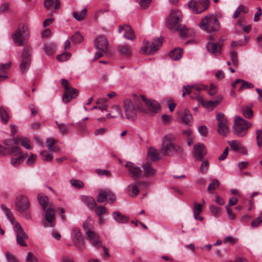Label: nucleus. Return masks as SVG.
Masks as SVG:
<instances>
[{
    "label": "nucleus",
    "mask_w": 262,
    "mask_h": 262,
    "mask_svg": "<svg viewBox=\"0 0 262 262\" xmlns=\"http://www.w3.org/2000/svg\"><path fill=\"white\" fill-rule=\"evenodd\" d=\"M12 66L11 62L6 63H2L0 64V77H3V78H7L8 76L5 75L7 71Z\"/></svg>",
    "instance_id": "obj_33"
},
{
    "label": "nucleus",
    "mask_w": 262,
    "mask_h": 262,
    "mask_svg": "<svg viewBox=\"0 0 262 262\" xmlns=\"http://www.w3.org/2000/svg\"><path fill=\"white\" fill-rule=\"evenodd\" d=\"M199 26L202 30L211 33L219 29L220 22L215 15L210 14L202 18Z\"/></svg>",
    "instance_id": "obj_2"
},
{
    "label": "nucleus",
    "mask_w": 262,
    "mask_h": 262,
    "mask_svg": "<svg viewBox=\"0 0 262 262\" xmlns=\"http://www.w3.org/2000/svg\"><path fill=\"white\" fill-rule=\"evenodd\" d=\"M124 38L131 40L135 38V34L131 27L128 25H125V31L123 34Z\"/></svg>",
    "instance_id": "obj_32"
},
{
    "label": "nucleus",
    "mask_w": 262,
    "mask_h": 262,
    "mask_svg": "<svg viewBox=\"0 0 262 262\" xmlns=\"http://www.w3.org/2000/svg\"><path fill=\"white\" fill-rule=\"evenodd\" d=\"M19 140L21 142L22 146L27 149H30L31 147L29 143V140L27 138H20Z\"/></svg>",
    "instance_id": "obj_61"
},
{
    "label": "nucleus",
    "mask_w": 262,
    "mask_h": 262,
    "mask_svg": "<svg viewBox=\"0 0 262 262\" xmlns=\"http://www.w3.org/2000/svg\"><path fill=\"white\" fill-rule=\"evenodd\" d=\"M220 184V182L216 179H213L211 183L208 186L207 190L208 192H211L212 190H215L219 187Z\"/></svg>",
    "instance_id": "obj_45"
},
{
    "label": "nucleus",
    "mask_w": 262,
    "mask_h": 262,
    "mask_svg": "<svg viewBox=\"0 0 262 262\" xmlns=\"http://www.w3.org/2000/svg\"><path fill=\"white\" fill-rule=\"evenodd\" d=\"M70 183L72 186L77 189H81L84 187L83 183L80 180L72 179Z\"/></svg>",
    "instance_id": "obj_48"
},
{
    "label": "nucleus",
    "mask_w": 262,
    "mask_h": 262,
    "mask_svg": "<svg viewBox=\"0 0 262 262\" xmlns=\"http://www.w3.org/2000/svg\"><path fill=\"white\" fill-rule=\"evenodd\" d=\"M163 41V38L162 37L157 38L153 40L151 43L145 41L143 42L142 50L145 53L151 54L159 50L162 44Z\"/></svg>",
    "instance_id": "obj_10"
},
{
    "label": "nucleus",
    "mask_w": 262,
    "mask_h": 262,
    "mask_svg": "<svg viewBox=\"0 0 262 262\" xmlns=\"http://www.w3.org/2000/svg\"><path fill=\"white\" fill-rule=\"evenodd\" d=\"M113 216L115 220L122 224L127 223L129 220L128 217L122 214L119 211L114 212L113 213Z\"/></svg>",
    "instance_id": "obj_27"
},
{
    "label": "nucleus",
    "mask_w": 262,
    "mask_h": 262,
    "mask_svg": "<svg viewBox=\"0 0 262 262\" xmlns=\"http://www.w3.org/2000/svg\"><path fill=\"white\" fill-rule=\"evenodd\" d=\"M44 5L46 8L50 9L52 7H54L55 9H59L60 5V0H45Z\"/></svg>",
    "instance_id": "obj_29"
},
{
    "label": "nucleus",
    "mask_w": 262,
    "mask_h": 262,
    "mask_svg": "<svg viewBox=\"0 0 262 262\" xmlns=\"http://www.w3.org/2000/svg\"><path fill=\"white\" fill-rule=\"evenodd\" d=\"M71 54L69 52H64L60 55H58L57 56V59L59 61H64L68 59H69L71 57Z\"/></svg>",
    "instance_id": "obj_49"
},
{
    "label": "nucleus",
    "mask_w": 262,
    "mask_h": 262,
    "mask_svg": "<svg viewBox=\"0 0 262 262\" xmlns=\"http://www.w3.org/2000/svg\"><path fill=\"white\" fill-rule=\"evenodd\" d=\"M207 89V86L205 85H196V86H190L187 85L186 86H184L182 89L183 93L182 96L184 97L186 94L190 95L191 98L194 99L195 97L191 95L192 92L195 94V92L199 93L201 90H205Z\"/></svg>",
    "instance_id": "obj_18"
},
{
    "label": "nucleus",
    "mask_w": 262,
    "mask_h": 262,
    "mask_svg": "<svg viewBox=\"0 0 262 262\" xmlns=\"http://www.w3.org/2000/svg\"><path fill=\"white\" fill-rule=\"evenodd\" d=\"M66 92H69L70 95L73 98H75L78 94V91L75 88H69L68 90H66Z\"/></svg>",
    "instance_id": "obj_63"
},
{
    "label": "nucleus",
    "mask_w": 262,
    "mask_h": 262,
    "mask_svg": "<svg viewBox=\"0 0 262 262\" xmlns=\"http://www.w3.org/2000/svg\"><path fill=\"white\" fill-rule=\"evenodd\" d=\"M7 154H9L14 156L21 155V150L20 147L17 146H13L10 148H7Z\"/></svg>",
    "instance_id": "obj_37"
},
{
    "label": "nucleus",
    "mask_w": 262,
    "mask_h": 262,
    "mask_svg": "<svg viewBox=\"0 0 262 262\" xmlns=\"http://www.w3.org/2000/svg\"><path fill=\"white\" fill-rule=\"evenodd\" d=\"M32 48L29 46H26L22 52L21 61L19 69L21 74H24L29 69L31 62Z\"/></svg>",
    "instance_id": "obj_7"
},
{
    "label": "nucleus",
    "mask_w": 262,
    "mask_h": 262,
    "mask_svg": "<svg viewBox=\"0 0 262 262\" xmlns=\"http://www.w3.org/2000/svg\"><path fill=\"white\" fill-rule=\"evenodd\" d=\"M182 121L185 124H189L192 120V117L190 112L188 110H185L184 112V115L182 118Z\"/></svg>",
    "instance_id": "obj_41"
},
{
    "label": "nucleus",
    "mask_w": 262,
    "mask_h": 262,
    "mask_svg": "<svg viewBox=\"0 0 262 262\" xmlns=\"http://www.w3.org/2000/svg\"><path fill=\"white\" fill-rule=\"evenodd\" d=\"M10 11V5L8 3L2 4L0 6V13L9 12Z\"/></svg>",
    "instance_id": "obj_58"
},
{
    "label": "nucleus",
    "mask_w": 262,
    "mask_h": 262,
    "mask_svg": "<svg viewBox=\"0 0 262 262\" xmlns=\"http://www.w3.org/2000/svg\"><path fill=\"white\" fill-rule=\"evenodd\" d=\"M142 100L145 102L146 109L143 108L142 106H137V110L144 113H148V112L157 113L160 109L159 104L155 100H147L145 96H141Z\"/></svg>",
    "instance_id": "obj_11"
},
{
    "label": "nucleus",
    "mask_w": 262,
    "mask_h": 262,
    "mask_svg": "<svg viewBox=\"0 0 262 262\" xmlns=\"http://www.w3.org/2000/svg\"><path fill=\"white\" fill-rule=\"evenodd\" d=\"M223 99V97L222 95H218L215 100L205 101L203 105L205 107L207 108L215 107L220 104Z\"/></svg>",
    "instance_id": "obj_24"
},
{
    "label": "nucleus",
    "mask_w": 262,
    "mask_h": 262,
    "mask_svg": "<svg viewBox=\"0 0 262 262\" xmlns=\"http://www.w3.org/2000/svg\"><path fill=\"white\" fill-rule=\"evenodd\" d=\"M44 49L48 55H51L55 53V46L51 43H47L45 45Z\"/></svg>",
    "instance_id": "obj_42"
},
{
    "label": "nucleus",
    "mask_w": 262,
    "mask_h": 262,
    "mask_svg": "<svg viewBox=\"0 0 262 262\" xmlns=\"http://www.w3.org/2000/svg\"><path fill=\"white\" fill-rule=\"evenodd\" d=\"M14 228L16 233L17 244L22 247L27 246L25 240L28 239V237L23 231L21 226L18 223H15Z\"/></svg>",
    "instance_id": "obj_14"
},
{
    "label": "nucleus",
    "mask_w": 262,
    "mask_h": 262,
    "mask_svg": "<svg viewBox=\"0 0 262 262\" xmlns=\"http://www.w3.org/2000/svg\"><path fill=\"white\" fill-rule=\"evenodd\" d=\"M29 36L28 28L25 24L19 25L18 29L12 35L14 42L19 46H23Z\"/></svg>",
    "instance_id": "obj_5"
},
{
    "label": "nucleus",
    "mask_w": 262,
    "mask_h": 262,
    "mask_svg": "<svg viewBox=\"0 0 262 262\" xmlns=\"http://www.w3.org/2000/svg\"><path fill=\"white\" fill-rule=\"evenodd\" d=\"M136 1L139 4L141 8L146 9L149 7L151 0H136Z\"/></svg>",
    "instance_id": "obj_50"
},
{
    "label": "nucleus",
    "mask_w": 262,
    "mask_h": 262,
    "mask_svg": "<svg viewBox=\"0 0 262 262\" xmlns=\"http://www.w3.org/2000/svg\"><path fill=\"white\" fill-rule=\"evenodd\" d=\"M83 37L79 32L75 33L71 37V39L74 43H80L83 40Z\"/></svg>",
    "instance_id": "obj_47"
},
{
    "label": "nucleus",
    "mask_w": 262,
    "mask_h": 262,
    "mask_svg": "<svg viewBox=\"0 0 262 262\" xmlns=\"http://www.w3.org/2000/svg\"><path fill=\"white\" fill-rule=\"evenodd\" d=\"M80 200L91 209L95 208L96 206V203L94 199L91 196L81 195Z\"/></svg>",
    "instance_id": "obj_23"
},
{
    "label": "nucleus",
    "mask_w": 262,
    "mask_h": 262,
    "mask_svg": "<svg viewBox=\"0 0 262 262\" xmlns=\"http://www.w3.org/2000/svg\"><path fill=\"white\" fill-rule=\"evenodd\" d=\"M86 8H84L83 9H82L80 13H78L77 12H74L73 13V15L74 16V17L78 21H81L82 20L85 15V13L86 12Z\"/></svg>",
    "instance_id": "obj_46"
},
{
    "label": "nucleus",
    "mask_w": 262,
    "mask_h": 262,
    "mask_svg": "<svg viewBox=\"0 0 262 262\" xmlns=\"http://www.w3.org/2000/svg\"><path fill=\"white\" fill-rule=\"evenodd\" d=\"M45 211L46 220L49 223L50 227H53L55 225V223L53 222L55 215V211L53 205H49V206L46 208Z\"/></svg>",
    "instance_id": "obj_20"
},
{
    "label": "nucleus",
    "mask_w": 262,
    "mask_h": 262,
    "mask_svg": "<svg viewBox=\"0 0 262 262\" xmlns=\"http://www.w3.org/2000/svg\"><path fill=\"white\" fill-rule=\"evenodd\" d=\"M112 109L113 111H115L116 112V114L112 115L111 112L109 113L106 115L107 118H116L118 116H120L121 117H122L123 115L122 113L121 109L119 105H116L113 106Z\"/></svg>",
    "instance_id": "obj_35"
},
{
    "label": "nucleus",
    "mask_w": 262,
    "mask_h": 262,
    "mask_svg": "<svg viewBox=\"0 0 262 262\" xmlns=\"http://www.w3.org/2000/svg\"><path fill=\"white\" fill-rule=\"evenodd\" d=\"M1 208L5 213L8 220L12 223H13V222L14 221V217L12 213L10 210L6 207L4 205H1Z\"/></svg>",
    "instance_id": "obj_36"
},
{
    "label": "nucleus",
    "mask_w": 262,
    "mask_h": 262,
    "mask_svg": "<svg viewBox=\"0 0 262 262\" xmlns=\"http://www.w3.org/2000/svg\"><path fill=\"white\" fill-rule=\"evenodd\" d=\"M148 155L153 161H156L160 159V155L157 152L156 149L150 147L148 149Z\"/></svg>",
    "instance_id": "obj_34"
},
{
    "label": "nucleus",
    "mask_w": 262,
    "mask_h": 262,
    "mask_svg": "<svg viewBox=\"0 0 262 262\" xmlns=\"http://www.w3.org/2000/svg\"><path fill=\"white\" fill-rule=\"evenodd\" d=\"M28 262H38L37 258L31 252H29L27 256Z\"/></svg>",
    "instance_id": "obj_64"
},
{
    "label": "nucleus",
    "mask_w": 262,
    "mask_h": 262,
    "mask_svg": "<svg viewBox=\"0 0 262 262\" xmlns=\"http://www.w3.org/2000/svg\"><path fill=\"white\" fill-rule=\"evenodd\" d=\"M242 113L243 116L248 119L252 118L253 112L252 109L249 106H246L242 109Z\"/></svg>",
    "instance_id": "obj_44"
},
{
    "label": "nucleus",
    "mask_w": 262,
    "mask_h": 262,
    "mask_svg": "<svg viewBox=\"0 0 262 262\" xmlns=\"http://www.w3.org/2000/svg\"><path fill=\"white\" fill-rule=\"evenodd\" d=\"M182 50L180 48H176L171 50L169 54L171 59L174 60H178L182 57Z\"/></svg>",
    "instance_id": "obj_28"
},
{
    "label": "nucleus",
    "mask_w": 262,
    "mask_h": 262,
    "mask_svg": "<svg viewBox=\"0 0 262 262\" xmlns=\"http://www.w3.org/2000/svg\"><path fill=\"white\" fill-rule=\"evenodd\" d=\"M70 93L69 92H66L65 91V93L62 97V100L65 103L69 102L73 98L69 94Z\"/></svg>",
    "instance_id": "obj_62"
},
{
    "label": "nucleus",
    "mask_w": 262,
    "mask_h": 262,
    "mask_svg": "<svg viewBox=\"0 0 262 262\" xmlns=\"http://www.w3.org/2000/svg\"><path fill=\"white\" fill-rule=\"evenodd\" d=\"M27 157V154H23L17 158H12L11 160V164L13 166H18L21 161H24Z\"/></svg>",
    "instance_id": "obj_40"
},
{
    "label": "nucleus",
    "mask_w": 262,
    "mask_h": 262,
    "mask_svg": "<svg viewBox=\"0 0 262 262\" xmlns=\"http://www.w3.org/2000/svg\"><path fill=\"white\" fill-rule=\"evenodd\" d=\"M202 161V163L200 167V170L202 172L205 173L208 170V166H209V163L207 160Z\"/></svg>",
    "instance_id": "obj_56"
},
{
    "label": "nucleus",
    "mask_w": 262,
    "mask_h": 262,
    "mask_svg": "<svg viewBox=\"0 0 262 262\" xmlns=\"http://www.w3.org/2000/svg\"><path fill=\"white\" fill-rule=\"evenodd\" d=\"M40 154L45 157L44 161L51 162L52 161L53 156L52 154L46 151H41Z\"/></svg>",
    "instance_id": "obj_51"
},
{
    "label": "nucleus",
    "mask_w": 262,
    "mask_h": 262,
    "mask_svg": "<svg viewBox=\"0 0 262 262\" xmlns=\"http://www.w3.org/2000/svg\"><path fill=\"white\" fill-rule=\"evenodd\" d=\"M206 154L207 150L203 144L199 143L194 145L193 156L195 161H203Z\"/></svg>",
    "instance_id": "obj_15"
},
{
    "label": "nucleus",
    "mask_w": 262,
    "mask_h": 262,
    "mask_svg": "<svg viewBox=\"0 0 262 262\" xmlns=\"http://www.w3.org/2000/svg\"><path fill=\"white\" fill-rule=\"evenodd\" d=\"M106 209L104 206H100L95 210L96 213L98 216H101L102 214L106 213Z\"/></svg>",
    "instance_id": "obj_60"
},
{
    "label": "nucleus",
    "mask_w": 262,
    "mask_h": 262,
    "mask_svg": "<svg viewBox=\"0 0 262 262\" xmlns=\"http://www.w3.org/2000/svg\"><path fill=\"white\" fill-rule=\"evenodd\" d=\"M57 125V128L59 130V132L64 135H67L69 133L70 130L69 124L64 123H60L58 121L55 122Z\"/></svg>",
    "instance_id": "obj_31"
},
{
    "label": "nucleus",
    "mask_w": 262,
    "mask_h": 262,
    "mask_svg": "<svg viewBox=\"0 0 262 262\" xmlns=\"http://www.w3.org/2000/svg\"><path fill=\"white\" fill-rule=\"evenodd\" d=\"M229 145L231 146V148L234 151H238L239 149L240 144L239 143L235 140L229 142Z\"/></svg>",
    "instance_id": "obj_57"
},
{
    "label": "nucleus",
    "mask_w": 262,
    "mask_h": 262,
    "mask_svg": "<svg viewBox=\"0 0 262 262\" xmlns=\"http://www.w3.org/2000/svg\"><path fill=\"white\" fill-rule=\"evenodd\" d=\"M123 108L126 119L134 121L137 117V112L133 102L130 99H125Z\"/></svg>",
    "instance_id": "obj_13"
},
{
    "label": "nucleus",
    "mask_w": 262,
    "mask_h": 262,
    "mask_svg": "<svg viewBox=\"0 0 262 262\" xmlns=\"http://www.w3.org/2000/svg\"><path fill=\"white\" fill-rule=\"evenodd\" d=\"M216 119L217 121V133L223 137H226L229 133L227 118L223 113H218L216 114Z\"/></svg>",
    "instance_id": "obj_8"
},
{
    "label": "nucleus",
    "mask_w": 262,
    "mask_h": 262,
    "mask_svg": "<svg viewBox=\"0 0 262 262\" xmlns=\"http://www.w3.org/2000/svg\"><path fill=\"white\" fill-rule=\"evenodd\" d=\"M72 239L75 246L80 250L82 251L85 248L84 238L82 235L80 230L77 228L74 227L72 231Z\"/></svg>",
    "instance_id": "obj_12"
},
{
    "label": "nucleus",
    "mask_w": 262,
    "mask_h": 262,
    "mask_svg": "<svg viewBox=\"0 0 262 262\" xmlns=\"http://www.w3.org/2000/svg\"><path fill=\"white\" fill-rule=\"evenodd\" d=\"M230 55L233 65L237 67L238 62L236 53L235 51H231Z\"/></svg>",
    "instance_id": "obj_59"
},
{
    "label": "nucleus",
    "mask_w": 262,
    "mask_h": 262,
    "mask_svg": "<svg viewBox=\"0 0 262 262\" xmlns=\"http://www.w3.org/2000/svg\"><path fill=\"white\" fill-rule=\"evenodd\" d=\"M0 117L1 121L3 124H6L8 122L9 116L3 106L0 107Z\"/></svg>",
    "instance_id": "obj_39"
},
{
    "label": "nucleus",
    "mask_w": 262,
    "mask_h": 262,
    "mask_svg": "<svg viewBox=\"0 0 262 262\" xmlns=\"http://www.w3.org/2000/svg\"><path fill=\"white\" fill-rule=\"evenodd\" d=\"M175 139V136L171 134H168L164 136L161 148V152L163 155L172 156L175 154L183 153L182 147L174 143Z\"/></svg>",
    "instance_id": "obj_1"
},
{
    "label": "nucleus",
    "mask_w": 262,
    "mask_h": 262,
    "mask_svg": "<svg viewBox=\"0 0 262 262\" xmlns=\"http://www.w3.org/2000/svg\"><path fill=\"white\" fill-rule=\"evenodd\" d=\"M125 167L127 168L131 178L135 180L138 179L141 172V169L139 167L129 161L126 162Z\"/></svg>",
    "instance_id": "obj_17"
},
{
    "label": "nucleus",
    "mask_w": 262,
    "mask_h": 262,
    "mask_svg": "<svg viewBox=\"0 0 262 262\" xmlns=\"http://www.w3.org/2000/svg\"><path fill=\"white\" fill-rule=\"evenodd\" d=\"M127 190L128 194L131 197H135L139 194V191L138 189L137 182H134L127 187Z\"/></svg>",
    "instance_id": "obj_26"
},
{
    "label": "nucleus",
    "mask_w": 262,
    "mask_h": 262,
    "mask_svg": "<svg viewBox=\"0 0 262 262\" xmlns=\"http://www.w3.org/2000/svg\"><path fill=\"white\" fill-rule=\"evenodd\" d=\"M117 49L119 53L126 56H129L132 54L130 47L126 44H122L118 46Z\"/></svg>",
    "instance_id": "obj_25"
},
{
    "label": "nucleus",
    "mask_w": 262,
    "mask_h": 262,
    "mask_svg": "<svg viewBox=\"0 0 262 262\" xmlns=\"http://www.w3.org/2000/svg\"><path fill=\"white\" fill-rule=\"evenodd\" d=\"M190 30L185 27L180 28V35L182 37H187L190 33Z\"/></svg>",
    "instance_id": "obj_53"
},
{
    "label": "nucleus",
    "mask_w": 262,
    "mask_h": 262,
    "mask_svg": "<svg viewBox=\"0 0 262 262\" xmlns=\"http://www.w3.org/2000/svg\"><path fill=\"white\" fill-rule=\"evenodd\" d=\"M38 201L40 205L41 206L43 210L45 211L46 208L52 205L48 203L49 199L46 195L38 194L37 196Z\"/></svg>",
    "instance_id": "obj_30"
},
{
    "label": "nucleus",
    "mask_w": 262,
    "mask_h": 262,
    "mask_svg": "<svg viewBox=\"0 0 262 262\" xmlns=\"http://www.w3.org/2000/svg\"><path fill=\"white\" fill-rule=\"evenodd\" d=\"M142 167L143 170V177H151L156 175L157 173V170L154 168L151 164L148 162H147L142 164Z\"/></svg>",
    "instance_id": "obj_21"
},
{
    "label": "nucleus",
    "mask_w": 262,
    "mask_h": 262,
    "mask_svg": "<svg viewBox=\"0 0 262 262\" xmlns=\"http://www.w3.org/2000/svg\"><path fill=\"white\" fill-rule=\"evenodd\" d=\"M94 45L96 49L98 50L95 55V60H96L102 57L103 54L106 52L108 42L104 35H100L95 39Z\"/></svg>",
    "instance_id": "obj_6"
},
{
    "label": "nucleus",
    "mask_w": 262,
    "mask_h": 262,
    "mask_svg": "<svg viewBox=\"0 0 262 262\" xmlns=\"http://www.w3.org/2000/svg\"><path fill=\"white\" fill-rule=\"evenodd\" d=\"M107 190H100L98 195L97 201L99 203H103L107 200Z\"/></svg>",
    "instance_id": "obj_43"
},
{
    "label": "nucleus",
    "mask_w": 262,
    "mask_h": 262,
    "mask_svg": "<svg viewBox=\"0 0 262 262\" xmlns=\"http://www.w3.org/2000/svg\"><path fill=\"white\" fill-rule=\"evenodd\" d=\"M256 141L258 147L262 146V130L259 129L256 131Z\"/></svg>",
    "instance_id": "obj_54"
},
{
    "label": "nucleus",
    "mask_w": 262,
    "mask_h": 262,
    "mask_svg": "<svg viewBox=\"0 0 262 262\" xmlns=\"http://www.w3.org/2000/svg\"><path fill=\"white\" fill-rule=\"evenodd\" d=\"M83 227L85 233L87 232L88 231L93 230V226L92 224L88 221L83 222Z\"/></svg>",
    "instance_id": "obj_55"
},
{
    "label": "nucleus",
    "mask_w": 262,
    "mask_h": 262,
    "mask_svg": "<svg viewBox=\"0 0 262 262\" xmlns=\"http://www.w3.org/2000/svg\"><path fill=\"white\" fill-rule=\"evenodd\" d=\"M223 45L220 42L209 41L207 43L206 48L208 51L213 54H220L222 52Z\"/></svg>",
    "instance_id": "obj_19"
},
{
    "label": "nucleus",
    "mask_w": 262,
    "mask_h": 262,
    "mask_svg": "<svg viewBox=\"0 0 262 262\" xmlns=\"http://www.w3.org/2000/svg\"><path fill=\"white\" fill-rule=\"evenodd\" d=\"M15 204L17 211L23 215L27 220L31 219V214L29 212L30 203L26 196L24 195L18 196L16 199Z\"/></svg>",
    "instance_id": "obj_3"
},
{
    "label": "nucleus",
    "mask_w": 262,
    "mask_h": 262,
    "mask_svg": "<svg viewBox=\"0 0 262 262\" xmlns=\"http://www.w3.org/2000/svg\"><path fill=\"white\" fill-rule=\"evenodd\" d=\"M181 12L179 10H172L167 20L168 27L170 29L177 28L179 23Z\"/></svg>",
    "instance_id": "obj_16"
},
{
    "label": "nucleus",
    "mask_w": 262,
    "mask_h": 262,
    "mask_svg": "<svg viewBox=\"0 0 262 262\" xmlns=\"http://www.w3.org/2000/svg\"><path fill=\"white\" fill-rule=\"evenodd\" d=\"M209 5L210 1L209 0L199 1L198 2L190 0L188 4L189 8L195 14L205 11L209 8Z\"/></svg>",
    "instance_id": "obj_9"
},
{
    "label": "nucleus",
    "mask_w": 262,
    "mask_h": 262,
    "mask_svg": "<svg viewBox=\"0 0 262 262\" xmlns=\"http://www.w3.org/2000/svg\"><path fill=\"white\" fill-rule=\"evenodd\" d=\"M238 83H241V85L238 89L239 91H242L245 89H250L254 87V85L252 83L245 81L241 79H237L235 82L232 84V88L233 89L235 88L236 85Z\"/></svg>",
    "instance_id": "obj_22"
},
{
    "label": "nucleus",
    "mask_w": 262,
    "mask_h": 262,
    "mask_svg": "<svg viewBox=\"0 0 262 262\" xmlns=\"http://www.w3.org/2000/svg\"><path fill=\"white\" fill-rule=\"evenodd\" d=\"M251 126V123L244 120L240 116H235L233 126L234 134L238 137H243L247 133V130Z\"/></svg>",
    "instance_id": "obj_4"
},
{
    "label": "nucleus",
    "mask_w": 262,
    "mask_h": 262,
    "mask_svg": "<svg viewBox=\"0 0 262 262\" xmlns=\"http://www.w3.org/2000/svg\"><path fill=\"white\" fill-rule=\"evenodd\" d=\"M248 12V9L244 6V5H241L239 6V7L237 8L236 11H235L233 15V17L234 18H236L239 16V15L242 13H243L244 14L247 13Z\"/></svg>",
    "instance_id": "obj_38"
},
{
    "label": "nucleus",
    "mask_w": 262,
    "mask_h": 262,
    "mask_svg": "<svg viewBox=\"0 0 262 262\" xmlns=\"http://www.w3.org/2000/svg\"><path fill=\"white\" fill-rule=\"evenodd\" d=\"M262 223V211L260 215L253 220L251 223V225L253 227H257L260 223Z\"/></svg>",
    "instance_id": "obj_52"
}]
</instances>
